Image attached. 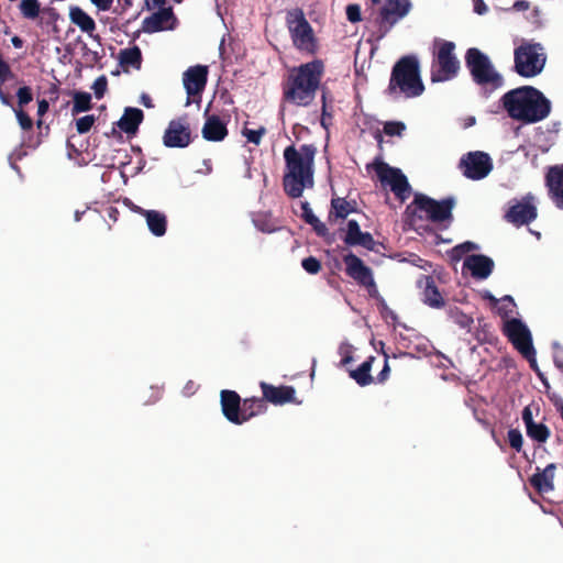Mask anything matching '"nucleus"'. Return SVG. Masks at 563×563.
<instances>
[{
  "label": "nucleus",
  "instance_id": "nucleus-1",
  "mask_svg": "<svg viewBox=\"0 0 563 563\" xmlns=\"http://www.w3.org/2000/svg\"><path fill=\"white\" fill-rule=\"evenodd\" d=\"M501 104L511 119L527 124L540 122L551 112V101L532 86L509 90L501 97Z\"/></svg>",
  "mask_w": 563,
  "mask_h": 563
},
{
  "label": "nucleus",
  "instance_id": "nucleus-2",
  "mask_svg": "<svg viewBox=\"0 0 563 563\" xmlns=\"http://www.w3.org/2000/svg\"><path fill=\"white\" fill-rule=\"evenodd\" d=\"M317 147L313 144H303L299 150L290 145L284 151L287 172L283 178L285 192L290 198L302 196L305 188L313 187V161Z\"/></svg>",
  "mask_w": 563,
  "mask_h": 563
},
{
  "label": "nucleus",
  "instance_id": "nucleus-3",
  "mask_svg": "<svg viewBox=\"0 0 563 563\" xmlns=\"http://www.w3.org/2000/svg\"><path fill=\"white\" fill-rule=\"evenodd\" d=\"M323 74L324 64L321 59L292 68L283 85L284 100L298 107L309 106L316 97Z\"/></svg>",
  "mask_w": 563,
  "mask_h": 563
},
{
  "label": "nucleus",
  "instance_id": "nucleus-4",
  "mask_svg": "<svg viewBox=\"0 0 563 563\" xmlns=\"http://www.w3.org/2000/svg\"><path fill=\"white\" fill-rule=\"evenodd\" d=\"M455 199L446 197L435 200L424 194L416 192L413 200L406 207L405 219L410 227L419 225L422 221L432 223H451Z\"/></svg>",
  "mask_w": 563,
  "mask_h": 563
},
{
  "label": "nucleus",
  "instance_id": "nucleus-5",
  "mask_svg": "<svg viewBox=\"0 0 563 563\" xmlns=\"http://www.w3.org/2000/svg\"><path fill=\"white\" fill-rule=\"evenodd\" d=\"M424 85L420 76V66L416 56H402L393 66L386 92L389 96L402 95L416 98L423 93Z\"/></svg>",
  "mask_w": 563,
  "mask_h": 563
},
{
  "label": "nucleus",
  "instance_id": "nucleus-6",
  "mask_svg": "<svg viewBox=\"0 0 563 563\" xmlns=\"http://www.w3.org/2000/svg\"><path fill=\"white\" fill-rule=\"evenodd\" d=\"M465 66L473 81L486 91L496 90L504 85L503 76L496 70L489 57L477 47L465 53Z\"/></svg>",
  "mask_w": 563,
  "mask_h": 563
},
{
  "label": "nucleus",
  "instance_id": "nucleus-7",
  "mask_svg": "<svg viewBox=\"0 0 563 563\" xmlns=\"http://www.w3.org/2000/svg\"><path fill=\"white\" fill-rule=\"evenodd\" d=\"M286 25L292 45L300 52L313 55L318 51V40L302 9L295 8L286 13Z\"/></svg>",
  "mask_w": 563,
  "mask_h": 563
},
{
  "label": "nucleus",
  "instance_id": "nucleus-8",
  "mask_svg": "<svg viewBox=\"0 0 563 563\" xmlns=\"http://www.w3.org/2000/svg\"><path fill=\"white\" fill-rule=\"evenodd\" d=\"M514 62L516 73L521 77L530 78L543 70L547 55L541 44L523 42L515 48Z\"/></svg>",
  "mask_w": 563,
  "mask_h": 563
},
{
  "label": "nucleus",
  "instance_id": "nucleus-9",
  "mask_svg": "<svg viewBox=\"0 0 563 563\" xmlns=\"http://www.w3.org/2000/svg\"><path fill=\"white\" fill-rule=\"evenodd\" d=\"M455 44L441 41L431 65V81L443 82L455 78L461 68L460 60L454 54Z\"/></svg>",
  "mask_w": 563,
  "mask_h": 563
},
{
  "label": "nucleus",
  "instance_id": "nucleus-10",
  "mask_svg": "<svg viewBox=\"0 0 563 563\" xmlns=\"http://www.w3.org/2000/svg\"><path fill=\"white\" fill-rule=\"evenodd\" d=\"M375 173L383 185H388L400 202L406 201L411 192V186L406 175L396 167H391L385 162H376L374 165Z\"/></svg>",
  "mask_w": 563,
  "mask_h": 563
},
{
  "label": "nucleus",
  "instance_id": "nucleus-11",
  "mask_svg": "<svg viewBox=\"0 0 563 563\" xmlns=\"http://www.w3.org/2000/svg\"><path fill=\"white\" fill-rule=\"evenodd\" d=\"M459 168L466 178L481 180L492 172L493 161L485 152H468L461 157Z\"/></svg>",
  "mask_w": 563,
  "mask_h": 563
},
{
  "label": "nucleus",
  "instance_id": "nucleus-12",
  "mask_svg": "<svg viewBox=\"0 0 563 563\" xmlns=\"http://www.w3.org/2000/svg\"><path fill=\"white\" fill-rule=\"evenodd\" d=\"M345 264V273L354 279L360 286L367 289L371 297H377L378 290L374 280L373 271L364 264V262L353 253H349L343 257Z\"/></svg>",
  "mask_w": 563,
  "mask_h": 563
},
{
  "label": "nucleus",
  "instance_id": "nucleus-13",
  "mask_svg": "<svg viewBox=\"0 0 563 563\" xmlns=\"http://www.w3.org/2000/svg\"><path fill=\"white\" fill-rule=\"evenodd\" d=\"M504 334L522 356L532 354L534 347L531 332L520 319L512 318L506 321L504 325Z\"/></svg>",
  "mask_w": 563,
  "mask_h": 563
},
{
  "label": "nucleus",
  "instance_id": "nucleus-14",
  "mask_svg": "<svg viewBox=\"0 0 563 563\" xmlns=\"http://www.w3.org/2000/svg\"><path fill=\"white\" fill-rule=\"evenodd\" d=\"M191 142V130L187 115L169 121L163 135V144L166 147L185 148Z\"/></svg>",
  "mask_w": 563,
  "mask_h": 563
},
{
  "label": "nucleus",
  "instance_id": "nucleus-15",
  "mask_svg": "<svg viewBox=\"0 0 563 563\" xmlns=\"http://www.w3.org/2000/svg\"><path fill=\"white\" fill-rule=\"evenodd\" d=\"M411 9L410 0H386L380 8L378 23L384 36L399 20L406 16Z\"/></svg>",
  "mask_w": 563,
  "mask_h": 563
},
{
  "label": "nucleus",
  "instance_id": "nucleus-16",
  "mask_svg": "<svg viewBox=\"0 0 563 563\" xmlns=\"http://www.w3.org/2000/svg\"><path fill=\"white\" fill-rule=\"evenodd\" d=\"M533 200L534 197L531 194L526 195L521 201H516L509 207L504 219L517 228L530 224L538 217Z\"/></svg>",
  "mask_w": 563,
  "mask_h": 563
},
{
  "label": "nucleus",
  "instance_id": "nucleus-17",
  "mask_svg": "<svg viewBox=\"0 0 563 563\" xmlns=\"http://www.w3.org/2000/svg\"><path fill=\"white\" fill-rule=\"evenodd\" d=\"M177 24V18L173 8H161L142 22V30L145 33H156L165 30H174Z\"/></svg>",
  "mask_w": 563,
  "mask_h": 563
},
{
  "label": "nucleus",
  "instance_id": "nucleus-18",
  "mask_svg": "<svg viewBox=\"0 0 563 563\" xmlns=\"http://www.w3.org/2000/svg\"><path fill=\"white\" fill-rule=\"evenodd\" d=\"M545 186L552 202L563 210V164L549 167L545 174Z\"/></svg>",
  "mask_w": 563,
  "mask_h": 563
},
{
  "label": "nucleus",
  "instance_id": "nucleus-19",
  "mask_svg": "<svg viewBox=\"0 0 563 563\" xmlns=\"http://www.w3.org/2000/svg\"><path fill=\"white\" fill-rule=\"evenodd\" d=\"M208 67L196 65L189 67L183 75V82L188 96L200 95L207 85Z\"/></svg>",
  "mask_w": 563,
  "mask_h": 563
},
{
  "label": "nucleus",
  "instance_id": "nucleus-20",
  "mask_svg": "<svg viewBox=\"0 0 563 563\" xmlns=\"http://www.w3.org/2000/svg\"><path fill=\"white\" fill-rule=\"evenodd\" d=\"M260 387L265 402L273 405H284L295 401L296 390L292 386H274L266 382H261Z\"/></svg>",
  "mask_w": 563,
  "mask_h": 563
},
{
  "label": "nucleus",
  "instance_id": "nucleus-21",
  "mask_svg": "<svg viewBox=\"0 0 563 563\" xmlns=\"http://www.w3.org/2000/svg\"><path fill=\"white\" fill-rule=\"evenodd\" d=\"M494 261L483 254H472L465 257L463 267L471 272L476 279H486L494 269Z\"/></svg>",
  "mask_w": 563,
  "mask_h": 563
},
{
  "label": "nucleus",
  "instance_id": "nucleus-22",
  "mask_svg": "<svg viewBox=\"0 0 563 563\" xmlns=\"http://www.w3.org/2000/svg\"><path fill=\"white\" fill-rule=\"evenodd\" d=\"M532 409L533 406L529 405L522 410V420L526 426L527 435L538 443H544L550 438V429L544 423H537L533 420Z\"/></svg>",
  "mask_w": 563,
  "mask_h": 563
},
{
  "label": "nucleus",
  "instance_id": "nucleus-23",
  "mask_svg": "<svg viewBox=\"0 0 563 563\" xmlns=\"http://www.w3.org/2000/svg\"><path fill=\"white\" fill-rule=\"evenodd\" d=\"M221 408L224 417L232 423L241 424V397L234 390L221 391Z\"/></svg>",
  "mask_w": 563,
  "mask_h": 563
},
{
  "label": "nucleus",
  "instance_id": "nucleus-24",
  "mask_svg": "<svg viewBox=\"0 0 563 563\" xmlns=\"http://www.w3.org/2000/svg\"><path fill=\"white\" fill-rule=\"evenodd\" d=\"M556 470V464L550 463L545 466L544 470L537 468V473H534L529 482L530 485L539 493L547 494L554 489V472Z\"/></svg>",
  "mask_w": 563,
  "mask_h": 563
},
{
  "label": "nucleus",
  "instance_id": "nucleus-25",
  "mask_svg": "<svg viewBox=\"0 0 563 563\" xmlns=\"http://www.w3.org/2000/svg\"><path fill=\"white\" fill-rule=\"evenodd\" d=\"M419 286L423 288L422 301L431 308L441 309L445 306V300L442 297L435 280L432 276H423L419 280Z\"/></svg>",
  "mask_w": 563,
  "mask_h": 563
},
{
  "label": "nucleus",
  "instance_id": "nucleus-26",
  "mask_svg": "<svg viewBox=\"0 0 563 563\" xmlns=\"http://www.w3.org/2000/svg\"><path fill=\"white\" fill-rule=\"evenodd\" d=\"M357 211V203L355 200H346L341 197H332L330 210L328 213V221L330 223L336 222L339 219H346L349 214Z\"/></svg>",
  "mask_w": 563,
  "mask_h": 563
},
{
  "label": "nucleus",
  "instance_id": "nucleus-27",
  "mask_svg": "<svg viewBox=\"0 0 563 563\" xmlns=\"http://www.w3.org/2000/svg\"><path fill=\"white\" fill-rule=\"evenodd\" d=\"M202 137L210 142H220L228 135L224 122L218 115H209L202 128Z\"/></svg>",
  "mask_w": 563,
  "mask_h": 563
},
{
  "label": "nucleus",
  "instance_id": "nucleus-28",
  "mask_svg": "<svg viewBox=\"0 0 563 563\" xmlns=\"http://www.w3.org/2000/svg\"><path fill=\"white\" fill-rule=\"evenodd\" d=\"M143 119L144 113L141 109L128 107L117 124L126 134H135Z\"/></svg>",
  "mask_w": 563,
  "mask_h": 563
},
{
  "label": "nucleus",
  "instance_id": "nucleus-29",
  "mask_svg": "<svg viewBox=\"0 0 563 563\" xmlns=\"http://www.w3.org/2000/svg\"><path fill=\"white\" fill-rule=\"evenodd\" d=\"M139 212L145 217L150 231L155 236H163L166 233L167 219L166 216L157 210H145L137 208Z\"/></svg>",
  "mask_w": 563,
  "mask_h": 563
},
{
  "label": "nucleus",
  "instance_id": "nucleus-30",
  "mask_svg": "<svg viewBox=\"0 0 563 563\" xmlns=\"http://www.w3.org/2000/svg\"><path fill=\"white\" fill-rule=\"evenodd\" d=\"M374 361L375 356L372 355L367 357V360L364 361L357 368L349 371L350 377L354 379L358 386L365 387L374 383V377L371 375Z\"/></svg>",
  "mask_w": 563,
  "mask_h": 563
},
{
  "label": "nucleus",
  "instance_id": "nucleus-31",
  "mask_svg": "<svg viewBox=\"0 0 563 563\" xmlns=\"http://www.w3.org/2000/svg\"><path fill=\"white\" fill-rule=\"evenodd\" d=\"M69 19L73 24L77 25L82 32L89 35L96 30L95 20L79 7H70Z\"/></svg>",
  "mask_w": 563,
  "mask_h": 563
},
{
  "label": "nucleus",
  "instance_id": "nucleus-32",
  "mask_svg": "<svg viewBox=\"0 0 563 563\" xmlns=\"http://www.w3.org/2000/svg\"><path fill=\"white\" fill-rule=\"evenodd\" d=\"M266 410L267 405L263 398L244 399L241 410V424L255 416L264 413Z\"/></svg>",
  "mask_w": 563,
  "mask_h": 563
},
{
  "label": "nucleus",
  "instance_id": "nucleus-33",
  "mask_svg": "<svg viewBox=\"0 0 563 563\" xmlns=\"http://www.w3.org/2000/svg\"><path fill=\"white\" fill-rule=\"evenodd\" d=\"M300 206L302 210L301 218L305 220V222L312 227L318 236L325 239L329 235V229L325 223L320 221L318 217L314 216L308 201H301Z\"/></svg>",
  "mask_w": 563,
  "mask_h": 563
},
{
  "label": "nucleus",
  "instance_id": "nucleus-34",
  "mask_svg": "<svg viewBox=\"0 0 563 563\" xmlns=\"http://www.w3.org/2000/svg\"><path fill=\"white\" fill-rule=\"evenodd\" d=\"M120 63L123 66H132L136 69L141 68L142 53L139 46L125 48L120 52Z\"/></svg>",
  "mask_w": 563,
  "mask_h": 563
},
{
  "label": "nucleus",
  "instance_id": "nucleus-35",
  "mask_svg": "<svg viewBox=\"0 0 563 563\" xmlns=\"http://www.w3.org/2000/svg\"><path fill=\"white\" fill-rule=\"evenodd\" d=\"M74 104L71 108L73 115L89 111L92 108L91 96L85 91H75L73 93Z\"/></svg>",
  "mask_w": 563,
  "mask_h": 563
},
{
  "label": "nucleus",
  "instance_id": "nucleus-36",
  "mask_svg": "<svg viewBox=\"0 0 563 563\" xmlns=\"http://www.w3.org/2000/svg\"><path fill=\"white\" fill-rule=\"evenodd\" d=\"M19 7L25 19L34 20L41 12V3L38 0H21Z\"/></svg>",
  "mask_w": 563,
  "mask_h": 563
},
{
  "label": "nucleus",
  "instance_id": "nucleus-37",
  "mask_svg": "<svg viewBox=\"0 0 563 563\" xmlns=\"http://www.w3.org/2000/svg\"><path fill=\"white\" fill-rule=\"evenodd\" d=\"M361 234L362 231L358 222L356 220H349L343 241L346 245L354 246V243Z\"/></svg>",
  "mask_w": 563,
  "mask_h": 563
},
{
  "label": "nucleus",
  "instance_id": "nucleus-38",
  "mask_svg": "<svg viewBox=\"0 0 563 563\" xmlns=\"http://www.w3.org/2000/svg\"><path fill=\"white\" fill-rule=\"evenodd\" d=\"M322 115H321V125L324 128V129H328L329 125L332 124V119H333V115L331 113V111L329 110V106H328V90L327 89H322Z\"/></svg>",
  "mask_w": 563,
  "mask_h": 563
},
{
  "label": "nucleus",
  "instance_id": "nucleus-39",
  "mask_svg": "<svg viewBox=\"0 0 563 563\" xmlns=\"http://www.w3.org/2000/svg\"><path fill=\"white\" fill-rule=\"evenodd\" d=\"M450 313L454 322L459 324L462 329H470L474 322L472 317L460 311L457 308L451 310Z\"/></svg>",
  "mask_w": 563,
  "mask_h": 563
},
{
  "label": "nucleus",
  "instance_id": "nucleus-40",
  "mask_svg": "<svg viewBox=\"0 0 563 563\" xmlns=\"http://www.w3.org/2000/svg\"><path fill=\"white\" fill-rule=\"evenodd\" d=\"M18 98V108L23 109L26 104H29L33 100L32 88L29 86L20 87L16 91Z\"/></svg>",
  "mask_w": 563,
  "mask_h": 563
},
{
  "label": "nucleus",
  "instance_id": "nucleus-41",
  "mask_svg": "<svg viewBox=\"0 0 563 563\" xmlns=\"http://www.w3.org/2000/svg\"><path fill=\"white\" fill-rule=\"evenodd\" d=\"M509 445L517 452H521L523 445V438L518 429H510L507 433Z\"/></svg>",
  "mask_w": 563,
  "mask_h": 563
},
{
  "label": "nucleus",
  "instance_id": "nucleus-42",
  "mask_svg": "<svg viewBox=\"0 0 563 563\" xmlns=\"http://www.w3.org/2000/svg\"><path fill=\"white\" fill-rule=\"evenodd\" d=\"M405 130L406 125L400 121H388L384 124V133L388 136H401Z\"/></svg>",
  "mask_w": 563,
  "mask_h": 563
},
{
  "label": "nucleus",
  "instance_id": "nucleus-43",
  "mask_svg": "<svg viewBox=\"0 0 563 563\" xmlns=\"http://www.w3.org/2000/svg\"><path fill=\"white\" fill-rule=\"evenodd\" d=\"M302 268L311 275L318 274L322 266L321 262L314 256H308L301 261Z\"/></svg>",
  "mask_w": 563,
  "mask_h": 563
},
{
  "label": "nucleus",
  "instance_id": "nucleus-44",
  "mask_svg": "<svg viewBox=\"0 0 563 563\" xmlns=\"http://www.w3.org/2000/svg\"><path fill=\"white\" fill-rule=\"evenodd\" d=\"M96 117L93 114H88L81 117L76 120V129L79 134H85L90 131L92 125L95 124Z\"/></svg>",
  "mask_w": 563,
  "mask_h": 563
},
{
  "label": "nucleus",
  "instance_id": "nucleus-45",
  "mask_svg": "<svg viewBox=\"0 0 563 563\" xmlns=\"http://www.w3.org/2000/svg\"><path fill=\"white\" fill-rule=\"evenodd\" d=\"M20 128L30 131L33 128V120L23 109H13Z\"/></svg>",
  "mask_w": 563,
  "mask_h": 563
},
{
  "label": "nucleus",
  "instance_id": "nucleus-46",
  "mask_svg": "<svg viewBox=\"0 0 563 563\" xmlns=\"http://www.w3.org/2000/svg\"><path fill=\"white\" fill-rule=\"evenodd\" d=\"M354 246H363L368 251H374L376 246V242L373 235L369 232H362L360 238L354 243Z\"/></svg>",
  "mask_w": 563,
  "mask_h": 563
},
{
  "label": "nucleus",
  "instance_id": "nucleus-47",
  "mask_svg": "<svg viewBox=\"0 0 563 563\" xmlns=\"http://www.w3.org/2000/svg\"><path fill=\"white\" fill-rule=\"evenodd\" d=\"M339 353L342 356L340 366L345 367L347 364L353 362V346L351 344H341L339 347Z\"/></svg>",
  "mask_w": 563,
  "mask_h": 563
},
{
  "label": "nucleus",
  "instance_id": "nucleus-48",
  "mask_svg": "<svg viewBox=\"0 0 563 563\" xmlns=\"http://www.w3.org/2000/svg\"><path fill=\"white\" fill-rule=\"evenodd\" d=\"M266 133V129L261 126L257 130L244 129L243 135L247 139L250 143L258 145L261 143L262 136Z\"/></svg>",
  "mask_w": 563,
  "mask_h": 563
},
{
  "label": "nucleus",
  "instance_id": "nucleus-49",
  "mask_svg": "<svg viewBox=\"0 0 563 563\" xmlns=\"http://www.w3.org/2000/svg\"><path fill=\"white\" fill-rule=\"evenodd\" d=\"M346 18L351 23H357L362 20L361 7L356 3L346 7Z\"/></svg>",
  "mask_w": 563,
  "mask_h": 563
},
{
  "label": "nucleus",
  "instance_id": "nucleus-50",
  "mask_svg": "<svg viewBox=\"0 0 563 563\" xmlns=\"http://www.w3.org/2000/svg\"><path fill=\"white\" fill-rule=\"evenodd\" d=\"M107 86H108V81H107V78L104 76H100L98 77L93 85H92V89L95 91V96L100 99L103 97L106 90H107Z\"/></svg>",
  "mask_w": 563,
  "mask_h": 563
},
{
  "label": "nucleus",
  "instance_id": "nucleus-51",
  "mask_svg": "<svg viewBox=\"0 0 563 563\" xmlns=\"http://www.w3.org/2000/svg\"><path fill=\"white\" fill-rule=\"evenodd\" d=\"M133 5L132 0H117V7L113 12L118 15L124 14Z\"/></svg>",
  "mask_w": 563,
  "mask_h": 563
},
{
  "label": "nucleus",
  "instance_id": "nucleus-52",
  "mask_svg": "<svg viewBox=\"0 0 563 563\" xmlns=\"http://www.w3.org/2000/svg\"><path fill=\"white\" fill-rule=\"evenodd\" d=\"M456 246L459 247V251L463 253V255H465L468 252L478 250V245L472 241L463 242L461 244H457Z\"/></svg>",
  "mask_w": 563,
  "mask_h": 563
},
{
  "label": "nucleus",
  "instance_id": "nucleus-53",
  "mask_svg": "<svg viewBox=\"0 0 563 563\" xmlns=\"http://www.w3.org/2000/svg\"><path fill=\"white\" fill-rule=\"evenodd\" d=\"M389 374H390V367H389V364H388V361H387V357L385 358V363H384V367L383 369L378 373L376 379L378 383H384L388 379L389 377Z\"/></svg>",
  "mask_w": 563,
  "mask_h": 563
},
{
  "label": "nucleus",
  "instance_id": "nucleus-54",
  "mask_svg": "<svg viewBox=\"0 0 563 563\" xmlns=\"http://www.w3.org/2000/svg\"><path fill=\"white\" fill-rule=\"evenodd\" d=\"M98 9L102 11L110 10L113 3V0H90Z\"/></svg>",
  "mask_w": 563,
  "mask_h": 563
},
{
  "label": "nucleus",
  "instance_id": "nucleus-55",
  "mask_svg": "<svg viewBox=\"0 0 563 563\" xmlns=\"http://www.w3.org/2000/svg\"><path fill=\"white\" fill-rule=\"evenodd\" d=\"M49 109V103L46 99L37 101V117L42 118Z\"/></svg>",
  "mask_w": 563,
  "mask_h": 563
},
{
  "label": "nucleus",
  "instance_id": "nucleus-56",
  "mask_svg": "<svg viewBox=\"0 0 563 563\" xmlns=\"http://www.w3.org/2000/svg\"><path fill=\"white\" fill-rule=\"evenodd\" d=\"M554 364L558 368L563 369V347L555 350Z\"/></svg>",
  "mask_w": 563,
  "mask_h": 563
},
{
  "label": "nucleus",
  "instance_id": "nucleus-57",
  "mask_svg": "<svg viewBox=\"0 0 563 563\" xmlns=\"http://www.w3.org/2000/svg\"><path fill=\"white\" fill-rule=\"evenodd\" d=\"M449 256L451 258L452 262H460L462 258H463V253L461 251H459V247L455 245L450 252H449Z\"/></svg>",
  "mask_w": 563,
  "mask_h": 563
},
{
  "label": "nucleus",
  "instance_id": "nucleus-58",
  "mask_svg": "<svg viewBox=\"0 0 563 563\" xmlns=\"http://www.w3.org/2000/svg\"><path fill=\"white\" fill-rule=\"evenodd\" d=\"M474 11L477 14H484L487 12V5L483 0H474Z\"/></svg>",
  "mask_w": 563,
  "mask_h": 563
},
{
  "label": "nucleus",
  "instance_id": "nucleus-59",
  "mask_svg": "<svg viewBox=\"0 0 563 563\" xmlns=\"http://www.w3.org/2000/svg\"><path fill=\"white\" fill-rule=\"evenodd\" d=\"M529 8L530 3L526 0H517L512 5L515 11H527Z\"/></svg>",
  "mask_w": 563,
  "mask_h": 563
},
{
  "label": "nucleus",
  "instance_id": "nucleus-60",
  "mask_svg": "<svg viewBox=\"0 0 563 563\" xmlns=\"http://www.w3.org/2000/svg\"><path fill=\"white\" fill-rule=\"evenodd\" d=\"M166 0H145V5L148 10L155 8H162L165 4Z\"/></svg>",
  "mask_w": 563,
  "mask_h": 563
},
{
  "label": "nucleus",
  "instance_id": "nucleus-61",
  "mask_svg": "<svg viewBox=\"0 0 563 563\" xmlns=\"http://www.w3.org/2000/svg\"><path fill=\"white\" fill-rule=\"evenodd\" d=\"M0 101L4 106L12 107L11 97L3 91L1 86H0Z\"/></svg>",
  "mask_w": 563,
  "mask_h": 563
},
{
  "label": "nucleus",
  "instance_id": "nucleus-62",
  "mask_svg": "<svg viewBox=\"0 0 563 563\" xmlns=\"http://www.w3.org/2000/svg\"><path fill=\"white\" fill-rule=\"evenodd\" d=\"M528 356H523L530 364L531 368L538 372V365L536 360V350L533 349L532 354H527Z\"/></svg>",
  "mask_w": 563,
  "mask_h": 563
},
{
  "label": "nucleus",
  "instance_id": "nucleus-63",
  "mask_svg": "<svg viewBox=\"0 0 563 563\" xmlns=\"http://www.w3.org/2000/svg\"><path fill=\"white\" fill-rule=\"evenodd\" d=\"M11 43L15 48H22L24 44L23 40L16 35L11 38Z\"/></svg>",
  "mask_w": 563,
  "mask_h": 563
},
{
  "label": "nucleus",
  "instance_id": "nucleus-64",
  "mask_svg": "<svg viewBox=\"0 0 563 563\" xmlns=\"http://www.w3.org/2000/svg\"><path fill=\"white\" fill-rule=\"evenodd\" d=\"M119 213L117 208H110L109 210V217L117 220V214Z\"/></svg>",
  "mask_w": 563,
  "mask_h": 563
}]
</instances>
